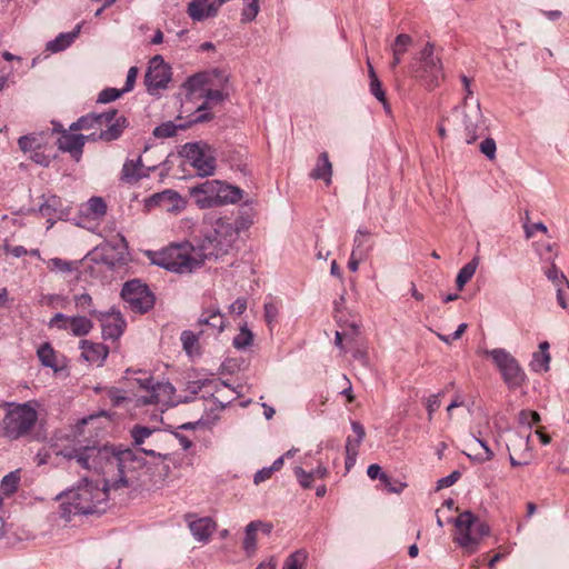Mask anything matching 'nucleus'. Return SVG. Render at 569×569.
I'll return each instance as SVG.
<instances>
[{
    "instance_id": "nucleus-53",
    "label": "nucleus",
    "mask_w": 569,
    "mask_h": 569,
    "mask_svg": "<svg viewBox=\"0 0 569 569\" xmlns=\"http://www.w3.org/2000/svg\"><path fill=\"white\" fill-rule=\"evenodd\" d=\"M480 152L489 160L496 159L497 144L492 138H486L479 144Z\"/></svg>"
},
{
    "instance_id": "nucleus-8",
    "label": "nucleus",
    "mask_w": 569,
    "mask_h": 569,
    "mask_svg": "<svg viewBox=\"0 0 569 569\" xmlns=\"http://www.w3.org/2000/svg\"><path fill=\"white\" fill-rule=\"evenodd\" d=\"M180 154L190 162L198 176L208 177L213 174L216 170V157L213 156L211 147L207 143H186L181 148Z\"/></svg>"
},
{
    "instance_id": "nucleus-45",
    "label": "nucleus",
    "mask_w": 569,
    "mask_h": 569,
    "mask_svg": "<svg viewBox=\"0 0 569 569\" xmlns=\"http://www.w3.org/2000/svg\"><path fill=\"white\" fill-rule=\"evenodd\" d=\"M154 430L143 426H134L130 433L133 440V445L141 447L146 439L153 435Z\"/></svg>"
},
{
    "instance_id": "nucleus-38",
    "label": "nucleus",
    "mask_w": 569,
    "mask_h": 569,
    "mask_svg": "<svg viewBox=\"0 0 569 569\" xmlns=\"http://www.w3.org/2000/svg\"><path fill=\"white\" fill-rule=\"evenodd\" d=\"M283 466V457H279L273 461V463L270 467H264L260 470H258L254 473L253 482L254 485H260L261 482H264L266 480L270 479L273 475V472L279 471Z\"/></svg>"
},
{
    "instance_id": "nucleus-48",
    "label": "nucleus",
    "mask_w": 569,
    "mask_h": 569,
    "mask_svg": "<svg viewBox=\"0 0 569 569\" xmlns=\"http://www.w3.org/2000/svg\"><path fill=\"white\" fill-rule=\"evenodd\" d=\"M252 332L243 326L240 328V332L233 338V346L237 349H246L252 343Z\"/></svg>"
},
{
    "instance_id": "nucleus-55",
    "label": "nucleus",
    "mask_w": 569,
    "mask_h": 569,
    "mask_svg": "<svg viewBox=\"0 0 569 569\" xmlns=\"http://www.w3.org/2000/svg\"><path fill=\"white\" fill-rule=\"evenodd\" d=\"M442 395H443V392H439V393H435V395H431L428 397L426 407H427V411H428V420L429 421L432 420L433 412L437 411L439 409V407L441 406L440 398Z\"/></svg>"
},
{
    "instance_id": "nucleus-28",
    "label": "nucleus",
    "mask_w": 569,
    "mask_h": 569,
    "mask_svg": "<svg viewBox=\"0 0 569 569\" xmlns=\"http://www.w3.org/2000/svg\"><path fill=\"white\" fill-rule=\"evenodd\" d=\"M80 28V24H78L74 30L60 33L58 37H56V39L47 42L46 49L52 53H57L67 49L78 37Z\"/></svg>"
},
{
    "instance_id": "nucleus-37",
    "label": "nucleus",
    "mask_w": 569,
    "mask_h": 569,
    "mask_svg": "<svg viewBox=\"0 0 569 569\" xmlns=\"http://www.w3.org/2000/svg\"><path fill=\"white\" fill-rule=\"evenodd\" d=\"M256 525L248 523L244 531L242 548L248 557H251L257 550L258 530Z\"/></svg>"
},
{
    "instance_id": "nucleus-20",
    "label": "nucleus",
    "mask_w": 569,
    "mask_h": 569,
    "mask_svg": "<svg viewBox=\"0 0 569 569\" xmlns=\"http://www.w3.org/2000/svg\"><path fill=\"white\" fill-rule=\"evenodd\" d=\"M207 109V102L202 103L197 108L198 114L187 124H176L172 121H167L161 123L160 126H157L153 129V136L157 138H170L173 137L178 129H186L190 123H198V122H204L212 118V116L208 112H203Z\"/></svg>"
},
{
    "instance_id": "nucleus-56",
    "label": "nucleus",
    "mask_w": 569,
    "mask_h": 569,
    "mask_svg": "<svg viewBox=\"0 0 569 569\" xmlns=\"http://www.w3.org/2000/svg\"><path fill=\"white\" fill-rule=\"evenodd\" d=\"M49 267L53 271H60L62 273L72 271V263L60 258H53L49 261Z\"/></svg>"
},
{
    "instance_id": "nucleus-64",
    "label": "nucleus",
    "mask_w": 569,
    "mask_h": 569,
    "mask_svg": "<svg viewBox=\"0 0 569 569\" xmlns=\"http://www.w3.org/2000/svg\"><path fill=\"white\" fill-rule=\"evenodd\" d=\"M278 316V308L273 302L264 303V318L266 321L270 325L272 323Z\"/></svg>"
},
{
    "instance_id": "nucleus-47",
    "label": "nucleus",
    "mask_w": 569,
    "mask_h": 569,
    "mask_svg": "<svg viewBox=\"0 0 569 569\" xmlns=\"http://www.w3.org/2000/svg\"><path fill=\"white\" fill-rule=\"evenodd\" d=\"M307 553L303 550H297L284 561L282 569H300L305 565Z\"/></svg>"
},
{
    "instance_id": "nucleus-36",
    "label": "nucleus",
    "mask_w": 569,
    "mask_h": 569,
    "mask_svg": "<svg viewBox=\"0 0 569 569\" xmlns=\"http://www.w3.org/2000/svg\"><path fill=\"white\" fill-rule=\"evenodd\" d=\"M96 487L93 486V482L90 481L88 478L80 479L77 485L70 489H67L64 491H61L59 495H57V499L68 497L72 493H74L73 498H80L81 493L79 491L83 490L84 493L93 495Z\"/></svg>"
},
{
    "instance_id": "nucleus-34",
    "label": "nucleus",
    "mask_w": 569,
    "mask_h": 569,
    "mask_svg": "<svg viewBox=\"0 0 569 569\" xmlns=\"http://www.w3.org/2000/svg\"><path fill=\"white\" fill-rule=\"evenodd\" d=\"M479 264V257H473L470 262L465 264L458 272L456 284L459 290H462L466 283L473 277Z\"/></svg>"
},
{
    "instance_id": "nucleus-33",
    "label": "nucleus",
    "mask_w": 569,
    "mask_h": 569,
    "mask_svg": "<svg viewBox=\"0 0 569 569\" xmlns=\"http://www.w3.org/2000/svg\"><path fill=\"white\" fill-rule=\"evenodd\" d=\"M141 158L134 160H127L122 167L121 179L126 182H136L142 178L140 173Z\"/></svg>"
},
{
    "instance_id": "nucleus-11",
    "label": "nucleus",
    "mask_w": 569,
    "mask_h": 569,
    "mask_svg": "<svg viewBox=\"0 0 569 569\" xmlns=\"http://www.w3.org/2000/svg\"><path fill=\"white\" fill-rule=\"evenodd\" d=\"M109 500H67L60 506V516L66 521L73 517H100L109 509Z\"/></svg>"
},
{
    "instance_id": "nucleus-41",
    "label": "nucleus",
    "mask_w": 569,
    "mask_h": 569,
    "mask_svg": "<svg viewBox=\"0 0 569 569\" xmlns=\"http://www.w3.org/2000/svg\"><path fill=\"white\" fill-rule=\"evenodd\" d=\"M545 274L555 287L565 286L569 290V281L567 277L557 268L553 260L551 261L550 267L546 269Z\"/></svg>"
},
{
    "instance_id": "nucleus-15",
    "label": "nucleus",
    "mask_w": 569,
    "mask_h": 569,
    "mask_svg": "<svg viewBox=\"0 0 569 569\" xmlns=\"http://www.w3.org/2000/svg\"><path fill=\"white\" fill-rule=\"evenodd\" d=\"M190 388H192L193 393H197L202 388H207V392L212 390L210 395L221 408H224L237 397L236 390L220 380L194 381Z\"/></svg>"
},
{
    "instance_id": "nucleus-12",
    "label": "nucleus",
    "mask_w": 569,
    "mask_h": 569,
    "mask_svg": "<svg viewBox=\"0 0 569 569\" xmlns=\"http://www.w3.org/2000/svg\"><path fill=\"white\" fill-rule=\"evenodd\" d=\"M141 389L147 395L140 396L138 401L142 405H172L174 388L170 382H153L152 378L139 380Z\"/></svg>"
},
{
    "instance_id": "nucleus-10",
    "label": "nucleus",
    "mask_w": 569,
    "mask_h": 569,
    "mask_svg": "<svg viewBox=\"0 0 569 569\" xmlns=\"http://www.w3.org/2000/svg\"><path fill=\"white\" fill-rule=\"evenodd\" d=\"M505 380L510 388L521 386L525 380V373L521 370L518 361L505 349H492L487 351Z\"/></svg>"
},
{
    "instance_id": "nucleus-57",
    "label": "nucleus",
    "mask_w": 569,
    "mask_h": 569,
    "mask_svg": "<svg viewBox=\"0 0 569 569\" xmlns=\"http://www.w3.org/2000/svg\"><path fill=\"white\" fill-rule=\"evenodd\" d=\"M550 355L549 352L543 353H535V360L532 362V368L535 370L543 369L547 371L549 369Z\"/></svg>"
},
{
    "instance_id": "nucleus-22",
    "label": "nucleus",
    "mask_w": 569,
    "mask_h": 569,
    "mask_svg": "<svg viewBox=\"0 0 569 569\" xmlns=\"http://www.w3.org/2000/svg\"><path fill=\"white\" fill-rule=\"evenodd\" d=\"M106 113H112L110 121H100V126H106V130H101L99 134V139L102 141H113L117 140L121 134L124 128L128 127V120L123 116H118V111L116 109L109 110Z\"/></svg>"
},
{
    "instance_id": "nucleus-6",
    "label": "nucleus",
    "mask_w": 569,
    "mask_h": 569,
    "mask_svg": "<svg viewBox=\"0 0 569 569\" xmlns=\"http://www.w3.org/2000/svg\"><path fill=\"white\" fill-rule=\"evenodd\" d=\"M453 522L456 526L455 542L468 553L477 551L482 538L489 535V526L468 510L459 513Z\"/></svg>"
},
{
    "instance_id": "nucleus-54",
    "label": "nucleus",
    "mask_w": 569,
    "mask_h": 569,
    "mask_svg": "<svg viewBox=\"0 0 569 569\" xmlns=\"http://www.w3.org/2000/svg\"><path fill=\"white\" fill-rule=\"evenodd\" d=\"M369 231L368 230H362V229H358L357 231V234L353 239V249L352 250H358V252H362L365 257L368 256V251H369V248H367L365 246L366 241L363 239V237L366 236H369Z\"/></svg>"
},
{
    "instance_id": "nucleus-59",
    "label": "nucleus",
    "mask_w": 569,
    "mask_h": 569,
    "mask_svg": "<svg viewBox=\"0 0 569 569\" xmlns=\"http://www.w3.org/2000/svg\"><path fill=\"white\" fill-rule=\"evenodd\" d=\"M137 76H138V68L131 67L127 73L126 84L121 89L123 91V93L129 92L133 89L136 80H137Z\"/></svg>"
},
{
    "instance_id": "nucleus-39",
    "label": "nucleus",
    "mask_w": 569,
    "mask_h": 569,
    "mask_svg": "<svg viewBox=\"0 0 569 569\" xmlns=\"http://www.w3.org/2000/svg\"><path fill=\"white\" fill-rule=\"evenodd\" d=\"M37 353L39 360L44 367L57 369L56 352L50 343H42Z\"/></svg>"
},
{
    "instance_id": "nucleus-21",
    "label": "nucleus",
    "mask_w": 569,
    "mask_h": 569,
    "mask_svg": "<svg viewBox=\"0 0 569 569\" xmlns=\"http://www.w3.org/2000/svg\"><path fill=\"white\" fill-rule=\"evenodd\" d=\"M186 521L193 536L199 542H208L216 530V522L210 517L197 518L196 515H186Z\"/></svg>"
},
{
    "instance_id": "nucleus-16",
    "label": "nucleus",
    "mask_w": 569,
    "mask_h": 569,
    "mask_svg": "<svg viewBox=\"0 0 569 569\" xmlns=\"http://www.w3.org/2000/svg\"><path fill=\"white\" fill-rule=\"evenodd\" d=\"M220 180H206L202 183L189 188V193L196 204L201 209L217 206Z\"/></svg>"
},
{
    "instance_id": "nucleus-32",
    "label": "nucleus",
    "mask_w": 569,
    "mask_h": 569,
    "mask_svg": "<svg viewBox=\"0 0 569 569\" xmlns=\"http://www.w3.org/2000/svg\"><path fill=\"white\" fill-rule=\"evenodd\" d=\"M219 197L217 206L226 203H236L242 199L243 191L234 186H230L220 181Z\"/></svg>"
},
{
    "instance_id": "nucleus-35",
    "label": "nucleus",
    "mask_w": 569,
    "mask_h": 569,
    "mask_svg": "<svg viewBox=\"0 0 569 569\" xmlns=\"http://www.w3.org/2000/svg\"><path fill=\"white\" fill-rule=\"evenodd\" d=\"M207 83V76L204 73H197L189 77L184 83L183 89L188 97L194 96L197 92L203 93V87Z\"/></svg>"
},
{
    "instance_id": "nucleus-18",
    "label": "nucleus",
    "mask_w": 569,
    "mask_h": 569,
    "mask_svg": "<svg viewBox=\"0 0 569 569\" xmlns=\"http://www.w3.org/2000/svg\"><path fill=\"white\" fill-rule=\"evenodd\" d=\"M184 204L186 202L182 197L171 189L157 192L146 200V207L148 209L159 207L168 212L180 211L184 208Z\"/></svg>"
},
{
    "instance_id": "nucleus-44",
    "label": "nucleus",
    "mask_w": 569,
    "mask_h": 569,
    "mask_svg": "<svg viewBox=\"0 0 569 569\" xmlns=\"http://www.w3.org/2000/svg\"><path fill=\"white\" fill-rule=\"evenodd\" d=\"M181 342L184 351L189 356L198 352V336L194 332L184 330L181 333Z\"/></svg>"
},
{
    "instance_id": "nucleus-63",
    "label": "nucleus",
    "mask_w": 569,
    "mask_h": 569,
    "mask_svg": "<svg viewBox=\"0 0 569 569\" xmlns=\"http://www.w3.org/2000/svg\"><path fill=\"white\" fill-rule=\"evenodd\" d=\"M557 289V301L562 309H567V302L569 300V290L565 286L556 287Z\"/></svg>"
},
{
    "instance_id": "nucleus-25",
    "label": "nucleus",
    "mask_w": 569,
    "mask_h": 569,
    "mask_svg": "<svg viewBox=\"0 0 569 569\" xmlns=\"http://www.w3.org/2000/svg\"><path fill=\"white\" fill-rule=\"evenodd\" d=\"M351 428H352V431L355 432L356 437L355 438L348 437L347 441H346V453H347L346 465H347V467L355 463L356 458L358 456V448L366 436L365 428L360 422L352 421Z\"/></svg>"
},
{
    "instance_id": "nucleus-17",
    "label": "nucleus",
    "mask_w": 569,
    "mask_h": 569,
    "mask_svg": "<svg viewBox=\"0 0 569 569\" xmlns=\"http://www.w3.org/2000/svg\"><path fill=\"white\" fill-rule=\"evenodd\" d=\"M530 433L522 436L515 433L507 445L510 462L513 467L527 466L531 461L529 447Z\"/></svg>"
},
{
    "instance_id": "nucleus-31",
    "label": "nucleus",
    "mask_w": 569,
    "mask_h": 569,
    "mask_svg": "<svg viewBox=\"0 0 569 569\" xmlns=\"http://www.w3.org/2000/svg\"><path fill=\"white\" fill-rule=\"evenodd\" d=\"M296 477L298 478V481L301 487L303 488H310L315 487L316 489V496L317 497H323L327 492L325 483L320 482L318 483L315 479V473H308L302 468L297 467L295 469Z\"/></svg>"
},
{
    "instance_id": "nucleus-51",
    "label": "nucleus",
    "mask_w": 569,
    "mask_h": 569,
    "mask_svg": "<svg viewBox=\"0 0 569 569\" xmlns=\"http://www.w3.org/2000/svg\"><path fill=\"white\" fill-rule=\"evenodd\" d=\"M540 421V416L537 411L521 410L518 415V422L521 426L531 428L533 423Z\"/></svg>"
},
{
    "instance_id": "nucleus-5",
    "label": "nucleus",
    "mask_w": 569,
    "mask_h": 569,
    "mask_svg": "<svg viewBox=\"0 0 569 569\" xmlns=\"http://www.w3.org/2000/svg\"><path fill=\"white\" fill-rule=\"evenodd\" d=\"M409 69L411 76L429 89L438 87L445 78L441 58L435 53V44L431 42L412 58Z\"/></svg>"
},
{
    "instance_id": "nucleus-43",
    "label": "nucleus",
    "mask_w": 569,
    "mask_h": 569,
    "mask_svg": "<svg viewBox=\"0 0 569 569\" xmlns=\"http://www.w3.org/2000/svg\"><path fill=\"white\" fill-rule=\"evenodd\" d=\"M87 212L94 218L103 217L107 212V203L101 197H92L87 202Z\"/></svg>"
},
{
    "instance_id": "nucleus-30",
    "label": "nucleus",
    "mask_w": 569,
    "mask_h": 569,
    "mask_svg": "<svg viewBox=\"0 0 569 569\" xmlns=\"http://www.w3.org/2000/svg\"><path fill=\"white\" fill-rule=\"evenodd\" d=\"M112 113H88L79 118L70 126V131L91 129L96 124L100 126V121H110Z\"/></svg>"
},
{
    "instance_id": "nucleus-52",
    "label": "nucleus",
    "mask_w": 569,
    "mask_h": 569,
    "mask_svg": "<svg viewBox=\"0 0 569 569\" xmlns=\"http://www.w3.org/2000/svg\"><path fill=\"white\" fill-rule=\"evenodd\" d=\"M122 94H123V91L121 89L106 88L99 93L97 102L109 103L111 101L117 100Z\"/></svg>"
},
{
    "instance_id": "nucleus-60",
    "label": "nucleus",
    "mask_w": 569,
    "mask_h": 569,
    "mask_svg": "<svg viewBox=\"0 0 569 569\" xmlns=\"http://www.w3.org/2000/svg\"><path fill=\"white\" fill-rule=\"evenodd\" d=\"M37 142L33 136H21L18 140V146L23 152L31 151Z\"/></svg>"
},
{
    "instance_id": "nucleus-42",
    "label": "nucleus",
    "mask_w": 569,
    "mask_h": 569,
    "mask_svg": "<svg viewBox=\"0 0 569 569\" xmlns=\"http://www.w3.org/2000/svg\"><path fill=\"white\" fill-rule=\"evenodd\" d=\"M73 300L78 309L88 312L92 317L97 318L101 313L93 308L92 297L89 293L74 295Z\"/></svg>"
},
{
    "instance_id": "nucleus-58",
    "label": "nucleus",
    "mask_w": 569,
    "mask_h": 569,
    "mask_svg": "<svg viewBox=\"0 0 569 569\" xmlns=\"http://www.w3.org/2000/svg\"><path fill=\"white\" fill-rule=\"evenodd\" d=\"M460 476H461V473L459 471L455 470L447 477L439 479L437 481L436 490L452 486L460 478Z\"/></svg>"
},
{
    "instance_id": "nucleus-26",
    "label": "nucleus",
    "mask_w": 569,
    "mask_h": 569,
    "mask_svg": "<svg viewBox=\"0 0 569 569\" xmlns=\"http://www.w3.org/2000/svg\"><path fill=\"white\" fill-rule=\"evenodd\" d=\"M197 323L199 327L207 326L216 333H220L226 327V319L218 308L208 309L201 313Z\"/></svg>"
},
{
    "instance_id": "nucleus-1",
    "label": "nucleus",
    "mask_w": 569,
    "mask_h": 569,
    "mask_svg": "<svg viewBox=\"0 0 569 569\" xmlns=\"http://www.w3.org/2000/svg\"><path fill=\"white\" fill-rule=\"evenodd\" d=\"M60 453L67 459H76L86 470L102 473L104 495L130 488L136 481V470L142 467V461L131 449L110 445L79 446Z\"/></svg>"
},
{
    "instance_id": "nucleus-27",
    "label": "nucleus",
    "mask_w": 569,
    "mask_h": 569,
    "mask_svg": "<svg viewBox=\"0 0 569 569\" xmlns=\"http://www.w3.org/2000/svg\"><path fill=\"white\" fill-rule=\"evenodd\" d=\"M315 180H323L327 184L331 183L332 164L327 152L320 153L316 167L310 172Z\"/></svg>"
},
{
    "instance_id": "nucleus-62",
    "label": "nucleus",
    "mask_w": 569,
    "mask_h": 569,
    "mask_svg": "<svg viewBox=\"0 0 569 569\" xmlns=\"http://www.w3.org/2000/svg\"><path fill=\"white\" fill-rule=\"evenodd\" d=\"M366 257L363 256L362 252L360 254V252H358V250H352L350 259L348 261V268L350 269V271L356 272L359 268L360 261H362Z\"/></svg>"
},
{
    "instance_id": "nucleus-46",
    "label": "nucleus",
    "mask_w": 569,
    "mask_h": 569,
    "mask_svg": "<svg viewBox=\"0 0 569 569\" xmlns=\"http://www.w3.org/2000/svg\"><path fill=\"white\" fill-rule=\"evenodd\" d=\"M381 485L383 486V490L388 495H400L407 487L406 482L399 479H393L388 475L386 476V479L381 481Z\"/></svg>"
},
{
    "instance_id": "nucleus-9",
    "label": "nucleus",
    "mask_w": 569,
    "mask_h": 569,
    "mask_svg": "<svg viewBox=\"0 0 569 569\" xmlns=\"http://www.w3.org/2000/svg\"><path fill=\"white\" fill-rule=\"evenodd\" d=\"M121 297L132 311L139 313L149 311L154 305L153 293L140 280L126 282L121 290Z\"/></svg>"
},
{
    "instance_id": "nucleus-14",
    "label": "nucleus",
    "mask_w": 569,
    "mask_h": 569,
    "mask_svg": "<svg viewBox=\"0 0 569 569\" xmlns=\"http://www.w3.org/2000/svg\"><path fill=\"white\" fill-rule=\"evenodd\" d=\"M49 327L60 330H69L76 337L87 336L93 328V323L84 316H66L56 313L49 322Z\"/></svg>"
},
{
    "instance_id": "nucleus-13",
    "label": "nucleus",
    "mask_w": 569,
    "mask_h": 569,
    "mask_svg": "<svg viewBox=\"0 0 569 569\" xmlns=\"http://www.w3.org/2000/svg\"><path fill=\"white\" fill-rule=\"evenodd\" d=\"M171 80V68L161 56H156L149 61L144 74V86L150 94H157L160 89L167 88Z\"/></svg>"
},
{
    "instance_id": "nucleus-19",
    "label": "nucleus",
    "mask_w": 569,
    "mask_h": 569,
    "mask_svg": "<svg viewBox=\"0 0 569 569\" xmlns=\"http://www.w3.org/2000/svg\"><path fill=\"white\" fill-rule=\"evenodd\" d=\"M97 319L101 323L102 335L106 339L117 340L123 333L126 321L120 311L114 308L99 313Z\"/></svg>"
},
{
    "instance_id": "nucleus-7",
    "label": "nucleus",
    "mask_w": 569,
    "mask_h": 569,
    "mask_svg": "<svg viewBox=\"0 0 569 569\" xmlns=\"http://www.w3.org/2000/svg\"><path fill=\"white\" fill-rule=\"evenodd\" d=\"M2 420V430L7 438L19 439L28 435L38 420V413L29 403L8 405Z\"/></svg>"
},
{
    "instance_id": "nucleus-50",
    "label": "nucleus",
    "mask_w": 569,
    "mask_h": 569,
    "mask_svg": "<svg viewBox=\"0 0 569 569\" xmlns=\"http://www.w3.org/2000/svg\"><path fill=\"white\" fill-rule=\"evenodd\" d=\"M247 1L248 2L241 13L242 22H250V21L254 20L259 12L258 0H247Z\"/></svg>"
},
{
    "instance_id": "nucleus-40",
    "label": "nucleus",
    "mask_w": 569,
    "mask_h": 569,
    "mask_svg": "<svg viewBox=\"0 0 569 569\" xmlns=\"http://www.w3.org/2000/svg\"><path fill=\"white\" fill-rule=\"evenodd\" d=\"M19 482H20L19 470L9 472L1 480L2 493L6 496L13 495L18 489Z\"/></svg>"
},
{
    "instance_id": "nucleus-3",
    "label": "nucleus",
    "mask_w": 569,
    "mask_h": 569,
    "mask_svg": "<svg viewBox=\"0 0 569 569\" xmlns=\"http://www.w3.org/2000/svg\"><path fill=\"white\" fill-rule=\"evenodd\" d=\"M446 120L453 131L465 134L466 142L469 144L473 143L488 130L479 100H472L470 103L453 108Z\"/></svg>"
},
{
    "instance_id": "nucleus-29",
    "label": "nucleus",
    "mask_w": 569,
    "mask_h": 569,
    "mask_svg": "<svg viewBox=\"0 0 569 569\" xmlns=\"http://www.w3.org/2000/svg\"><path fill=\"white\" fill-rule=\"evenodd\" d=\"M413 40L409 34H398L391 46L393 59L390 63V68L395 69L400 62L402 56L408 51Z\"/></svg>"
},
{
    "instance_id": "nucleus-24",
    "label": "nucleus",
    "mask_w": 569,
    "mask_h": 569,
    "mask_svg": "<svg viewBox=\"0 0 569 569\" xmlns=\"http://www.w3.org/2000/svg\"><path fill=\"white\" fill-rule=\"evenodd\" d=\"M82 357L91 363L102 366L109 355V349L103 343L91 342L88 340L80 341Z\"/></svg>"
},
{
    "instance_id": "nucleus-2",
    "label": "nucleus",
    "mask_w": 569,
    "mask_h": 569,
    "mask_svg": "<svg viewBox=\"0 0 569 569\" xmlns=\"http://www.w3.org/2000/svg\"><path fill=\"white\" fill-rule=\"evenodd\" d=\"M152 262L172 272L191 273L203 264L204 258L200 248L186 242L156 252Z\"/></svg>"
},
{
    "instance_id": "nucleus-4",
    "label": "nucleus",
    "mask_w": 569,
    "mask_h": 569,
    "mask_svg": "<svg viewBox=\"0 0 569 569\" xmlns=\"http://www.w3.org/2000/svg\"><path fill=\"white\" fill-rule=\"evenodd\" d=\"M238 237L239 228L234 223L226 218H217L212 223V229L207 232L199 247L204 260L210 258L218 259L227 254L232 249Z\"/></svg>"
},
{
    "instance_id": "nucleus-23",
    "label": "nucleus",
    "mask_w": 569,
    "mask_h": 569,
    "mask_svg": "<svg viewBox=\"0 0 569 569\" xmlns=\"http://www.w3.org/2000/svg\"><path fill=\"white\" fill-rule=\"evenodd\" d=\"M84 142L83 134L72 133L67 130L62 131V134H60L57 141L58 148L63 152H69L76 161H79L81 158Z\"/></svg>"
},
{
    "instance_id": "nucleus-49",
    "label": "nucleus",
    "mask_w": 569,
    "mask_h": 569,
    "mask_svg": "<svg viewBox=\"0 0 569 569\" xmlns=\"http://www.w3.org/2000/svg\"><path fill=\"white\" fill-rule=\"evenodd\" d=\"M370 92L383 104L385 110L390 112V106L386 99V92L382 89L381 81L378 78H375L373 81H370Z\"/></svg>"
},
{
    "instance_id": "nucleus-61",
    "label": "nucleus",
    "mask_w": 569,
    "mask_h": 569,
    "mask_svg": "<svg viewBox=\"0 0 569 569\" xmlns=\"http://www.w3.org/2000/svg\"><path fill=\"white\" fill-rule=\"evenodd\" d=\"M367 475L370 479H379L380 482L386 479L387 473L382 471L381 467L377 463L370 465L367 469Z\"/></svg>"
}]
</instances>
